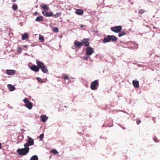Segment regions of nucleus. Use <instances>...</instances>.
<instances>
[{
	"label": "nucleus",
	"mask_w": 160,
	"mask_h": 160,
	"mask_svg": "<svg viewBox=\"0 0 160 160\" xmlns=\"http://www.w3.org/2000/svg\"><path fill=\"white\" fill-rule=\"evenodd\" d=\"M35 72H37V71H38V70H37V71H34Z\"/></svg>",
	"instance_id": "nucleus-44"
},
{
	"label": "nucleus",
	"mask_w": 160,
	"mask_h": 160,
	"mask_svg": "<svg viewBox=\"0 0 160 160\" xmlns=\"http://www.w3.org/2000/svg\"><path fill=\"white\" fill-rule=\"evenodd\" d=\"M30 68L32 70H39V68L38 66H36L35 65H33L30 67Z\"/></svg>",
	"instance_id": "nucleus-19"
},
{
	"label": "nucleus",
	"mask_w": 160,
	"mask_h": 160,
	"mask_svg": "<svg viewBox=\"0 0 160 160\" xmlns=\"http://www.w3.org/2000/svg\"><path fill=\"white\" fill-rule=\"evenodd\" d=\"M153 28H156V27H153Z\"/></svg>",
	"instance_id": "nucleus-43"
},
{
	"label": "nucleus",
	"mask_w": 160,
	"mask_h": 160,
	"mask_svg": "<svg viewBox=\"0 0 160 160\" xmlns=\"http://www.w3.org/2000/svg\"><path fill=\"white\" fill-rule=\"evenodd\" d=\"M74 44L76 47L78 48H80L82 46V42H79L77 40L74 41Z\"/></svg>",
	"instance_id": "nucleus-10"
},
{
	"label": "nucleus",
	"mask_w": 160,
	"mask_h": 160,
	"mask_svg": "<svg viewBox=\"0 0 160 160\" xmlns=\"http://www.w3.org/2000/svg\"><path fill=\"white\" fill-rule=\"evenodd\" d=\"M42 13L46 17H51L53 16V13L52 12H48L46 11H43L42 12Z\"/></svg>",
	"instance_id": "nucleus-9"
},
{
	"label": "nucleus",
	"mask_w": 160,
	"mask_h": 160,
	"mask_svg": "<svg viewBox=\"0 0 160 160\" xmlns=\"http://www.w3.org/2000/svg\"><path fill=\"white\" fill-rule=\"evenodd\" d=\"M118 34V36L119 37H120L122 36L125 35L126 34V32L125 31H121L120 32H119Z\"/></svg>",
	"instance_id": "nucleus-22"
},
{
	"label": "nucleus",
	"mask_w": 160,
	"mask_h": 160,
	"mask_svg": "<svg viewBox=\"0 0 160 160\" xmlns=\"http://www.w3.org/2000/svg\"><path fill=\"white\" fill-rule=\"evenodd\" d=\"M141 122V121L140 120H137L136 123L138 125Z\"/></svg>",
	"instance_id": "nucleus-36"
},
{
	"label": "nucleus",
	"mask_w": 160,
	"mask_h": 160,
	"mask_svg": "<svg viewBox=\"0 0 160 160\" xmlns=\"http://www.w3.org/2000/svg\"><path fill=\"white\" fill-rule=\"evenodd\" d=\"M43 20V17L42 16L38 17L35 19V21L37 22L42 21Z\"/></svg>",
	"instance_id": "nucleus-21"
},
{
	"label": "nucleus",
	"mask_w": 160,
	"mask_h": 160,
	"mask_svg": "<svg viewBox=\"0 0 160 160\" xmlns=\"http://www.w3.org/2000/svg\"><path fill=\"white\" fill-rule=\"evenodd\" d=\"M111 30L112 31L116 33H118L122 29V27L121 26H116L112 27L111 28Z\"/></svg>",
	"instance_id": "nucleus-7"
},
{
	"label": "nucleus",
	"mask_w": 160,
	"mask_h": 160,
	"mask_svg": "<svg viewBox=\"0 0 160 160\" xmlns=\"http://www.w3.org/2000/svg\"><path fill=\"white\" fill-rule=\"evenodd\" d=\"M17 0H12V1L13 2H15L17 1Z\"/></svg>",
	"instance_id": "nucleus-42"
},
{
	"label": "nucleus",
	"mask_w": 160,
	"mask_h": 160,
	"mask_svg": "<svg viewBox=\"0 0 160 160\" xmlns=\"http://www.w3.org/2000/svg\"><path fill=\"white\" fill-rule=\"evenodd\" d=\"M110 41L112 42H116L117 41L118 38L114 35H109Z\"/></svg>",
	"instance_id": "nucleus-11"
},
{
	"label": "nucleus",
	"mask_w": 160,
	"mask_h": 160,
	"mask_svg": "<svg viewBox=\"0 0 160 160\" xmlns=\"http://www.w3.org/2000/svg\"><path fill=\"white\" fill-rule=\"evenodd\" d=\"M99 84L98 80H96L92 82L90 86V88L92 90H94L97 89Z\"/></svg>",
	"instance_id": "nucleus-4"
},
{
	"label": "nucleus",
	"mask_w": 160,
	"mask_h": 160,
	"mask_svg": "<svg viewBox=\"0 0 160 160\" xmlns=\"http://www.w3.org/2000/svg\"><path fill=\"white\" fill-rule=\"evenodd\" d=\"M80 27L81 28H83V27H84V26H83V25L81 24V25H80Z\"/></svg>",
	"instance_id": "nucleus-41"
},
{
	"label": "nucleus",
	"mask_w": 160,
	"mask_h": 160,
	"mask_svg": "<svg viewBox=\"0 0 160 160\" xmlns=\"http://www.w3.org/2000/svg\"><path fill=\"white\" fill-rule=\"evenodd\" d=\"M28 37H29L28 33H25L22 35V40H25L26 39H28Z\"/></svg>",
	"instance_id": "nucleus-16"
},
{
	"label": "nucleus",
	"mask_w": 160,
	"mask_h": 160,
	"mask_svg": "<svg viewBox=\"0 0 160 160\" xmlns=\"http://www.w3.org/2000/svg\"><path fill=\"white\" fill-rule=\"evenodd\" d=\"M109 38V35H108L107 37H105L103 39V42L104 43L109 42L110 41Z\"/></svg>",
	"instance_id": "nucleus-17"
},
{
	"label": "nucleus",
	"mask_w": 160,
	"mask_h": 160,
	"mask_svg": "<svg viewBox=\"0 0 160 160\" xmlns=\"http://www.w3.org/2000/svg\"><path fill=\"white\" fill-rule=\"evenodd\" d=\"M53 31L54 32H58V28H54L53 29Z\"/></svg>",
	"instance_id": "nucleus-29"
},
{
	"label": "nucleus",
	"mask_w": 160,
	"mask_h": 160,
	"mask_svg": "<svg viewBox=\"0 0 160 160\" xmlns=\"http://www.w3.org/2000/svg\"><path fill=\"white\" fill-rule=\"evenodd\" d=\"M23 46L25 48H28V46L27 45H23Z\"/></svg>",
	"instance_id": "nucleus-39"
},
{
	"label": "nucleus",
	"mask_w": 160,
	"mask_h": 160,
	"mask_svg": "<svg viewBox=\"0 0 160 160\" xmlns=\"http://www.w3.org/2000/svg\"><path fill=\"white\" fill-rule=\"evenodd\" d=\"M27 138L28 140L27 141V143H25L24 144V147H29V146L33 145L34 143L33 139L29 136H28Z\"/></svg>",
	"instance_id": "nucleus-2"
},
{
	"label": "nucleus",
	"mask_w": 160,
	"mask_h": 160,
	"mask_svg": "<svg viewBox=\"0 0 160 160\" xmlns=\"http://www.w3.org/2000/svg\"><path fill=\"white\" fill-rule=\"evenodd\" d=\"M62 77L64 79H68V75L66 74H63Z\"/></svg>",
	"instance_id": "nucleus-28"
},
{
	"label": "nucleus",
	"mask_w": 160,
	"mask_h": 160,
	"mask_svg": "<svg viewBox=\"0 0 160 160\" xmlns=\"http://www.w3.org/2000/svg\"><path fill=\"white\" fill-rule=\"evenodd\" d=\"M51 152L53 154H58V152L57 150L55 149H52L51 150Z\"/></svg>",
	"instance_id": "nucleus-26"
},
{
	"label": "nucleus",
	"mask_w": 160,
	"mask_h": 160,
	"mask_svg": "<svg viewBox=\"0 0 160 160\" xmlns=\"http://www.w3.org/2000/svg\"><path fill=\"white\" fill-rule=\"evenodd\" d=\"M86 50V54L87 56H90L94 52V49L90 47H88Z\"/></svg>",
	"instance_id": "nucleus-5"
},
{
	"label": "nucleus",
	"mask_w": 160,
	"mask_h": 160,
	"mask_svg": "<svg viewBox=\"0 0 160 160\" xmlns=\"http://www.w3.org/2000/svg\"><path fill=\"white\" fill-rule=\"evenodd\" d=\"M38 13L37 12H36L34 13V15L35 16H36L37 15Z\"/></svg>",
	"instance_id": "nucleus-38"
},
{
	"label": "nucleus",
	"mask_w": 160,
	"mask_h": 160,
	"mask_svg": "<svg viewBox=\"0 0 160 160\" xmlns=\"http://www.w3.org/2000/svg\"><path fill=\"white\" fill-rule=\"evenodd\" d=\"M23 101L25 102L26 107L29 109H31L32 107V103L26 98H25Z\"/></svg>",
	"instance_id": "nucleus-6"
},
{
	"label": "nucleus",
	"mask_w": 160,
	"mask_h": 160,
	"mask_svg": "<svg viewBox=\"0 0 160 160\" xmlns=\"http://www.w3.org/2000/svg\"><path fill=\"white\" fill-rule=\"evenodd\" d=\"M29 147H25L24 148L18 149L17 150V152L20 155H25L29 152Z\"/></svg>",
	"instance_id": "nucleus-1"
},
{
	"label": "nucleus",
	"mask_w": 160,
	"mask_h": 160,
	"mask_svg": "<svg viewBox=\"0 0 160 160\" xmlns=\"http://www.w3.org/2000/svg\"><path fill=\"white\" fill-rule=\"evenodd\" d=\"M39 137L41 140H42L44 138V134H41L39 136Z\"/></svg>",
	"instance_id": "nucleus-31"
},
{
	"label": "nucleus",
	"mask_w": 160,
	"mask_h": 160,
	"mask_svg": "<svg viewBox=\"0 0 160 160\" xmlns=\"http://www.w3.org/2000/svg\"><path fill=\"white\" fill-rule=\"evenodd\" d=\"M12 8L14 10H16L18 8V6L17 4H14L12 6Z\"/></svg>",
	"instance_id": "nucleus-27"
},
{
	"label": "nucleus",
	"mask_w": 160,
	"mask_h": 160,
	"mask_svg": "<svg viewBox=\"0 0 160 160\" xmlns=\"http://www.w3.org/2000/svg\"><path fill=\"white\" fill-rule=\"evenodd\" d=\"M89 57H84L83 58V59L84 60H87L88 58H89Z\"/></svg>",
	"instance_id": "nucleus-35"
},
{
	"label": "nucleus",
	"mask_w": 160,
	"mask_h": 160,
	"mask_svg": "<svg viewBox=\"0 0 160 160\" xmlns=\"http://www.w3.org/2000/svg\"><path fill=\"white\" fill-rule=\"evenodd\" d=\"M36 63L39 69L40 68L41 70H47L46 66L42 62L38 60H37Z\"/></svg>",
	"instance_id": "nucleus-3"
},
{
	"label": "nucleus",
	"mask_w": 160,
	"mask_h": 160,
	"mask_svg": "<svg viewBox=\"0 0 160 160\" xmlns=\"http://www.w3.org/2000/svg\"><path fill=\"white\" fill-rule=\"evenodd\" d=\"M89 39L88 38L84 39L81 40L82 42V45L85 47H88L90 43L89 42Z\"/></svg>",
	"instance_id": "nucleus-8"
},
{
	"label": "nucleus",
	"mask_w": 160,
	"mask_h": 160,
	"mask_svg": "<svg viewBox=\"0 0 160 160\" xmlns=\"http://www.w3.org/2000/svg\"><path fill=\"white\" fill-rule=\"evenodd\" d=\"M18 52H21L22 51V48H21L19 47L18 50Z\"/></svg>",
	"instance_id": "nucleus-33"
},
{
	"label": "nucleus",
	"mask_w": 160,
	"mask_h": 160,
	"mask_svg": "<svg viewBox=\"0 0 160 160\" xmlns=\"http://www.w3.org/2000/svg\"><path fill=\"white\" fill-rule=\"evenodd\" d=\"M2 148V145L1 143H0V149Z\"/></svg>",
	"instance_id": "nucleus-40"
},
{
	"label": "nucleus",
	"mask_w": 160,
	"mask_h": 160,
	"mask_svg": "<svg viewBox=\"0 0 160 160\" xmlns=\"http://www.w3.org/2000/svg\"><path fill=\"white\" fill-rule=\"evenodd\" d=\"M39 40L40 42H43L44 41L43 36L40 35L39 36Z\"/></svg>",
	"instance_id": "nucleus-25"
},
{
	"label": "nucleus",
	"mask_w": 160,
	"mask_h": 160,
	"mask_svg": "<svg viewBox=\"0 0 160 160\" xmlns=\"http://www.w3.org/2000/svg\"><path fill=\"white\" fill-rule=\"evenodd\" d=\"M36 79L39 82H42V79L41 78L37 77L36 78Z\"/></svg>",
	"instance_id": "nucleus-32"
},
{
	"label": "nucleus",
	"mask_w": 160,
	"mask_h": 160,
	"mask_svg": "<svg viewBox=\"0 0 160 160\" xmlns=\"http://www.w3.org/2000/svg\"><path fill=\"white\" fill-rule=\"evenodd\" d=\"M145 12V10L143 9H140L139 10L138 12L140 14H142Z\"/></svg>",
	"instance_id": "nucleus-30"
},
{
	"label": "nucleus",
	"mask_w": 160,
	"mask_h": 160,
	"mask_svg": "<svg viewBox=\"0 0 160 160\" xmlns=\"http://www.w3.org/2000/svg\"><path fill=\"white\" fill-rule=\"evenodd\" d=\"M41 121L45 122L48 119V117L45 115H41L40 117Z\"/></svg>",
	"instance_id": "nucleus-13"
},
{
	"label": "nucleus",
	"mask_w": 160,
	"mask_h": 160,
	"mask_svg": "<svg viewBox=\"0 0 160 160\" xmlns=\"http://www.w3.org/2000/svg\"><path fill=\"white\" fill-rule=\"evenodd\" d=\"M42 71L44 73H48V71Z\"/></svg>",
	"instance_id": "nucleus-37"
},
{
	"label": "nucleus",
	"mask_w": 160,
	"mask_h": 160,
	"mask_svg": "<svg viewBox=\"0 0 160 160\" xmlns=\"http://www.w3.org/2000/svg\"><path fill=\"white\" fill-rule=\"evenodd\" d=\"M153 140L155 142H158V140L156 137L153 138Z\"/></svg>",
	"instance_id": "nucleus-34"
},
{
	"label": "nucleus",
	"mask_w": 160,
	"mask_h": 160,
	"mask_svg": "<svg viewBox=\"0 0 160 160\" xmlns=\"http://www.w3.org/2000/svg\"><path fill=\"white\" fill-rule=\"evenodd\" d=\"M40 6L42 7V8L45 11H47L48 10L49 8L48 6L46 5L42 4Z\"/></svg>",
	"instance_id": "nucleus-18"
},
{
	"label": "nucleus",
	"mask_w": 160,
	"mask_h": 160,
	"mask_svg": "<svg viewBox=\"0 0 160 160\" xmlns=\"http://www.w3.org/2000/svg\"><path fill=\"white\" fill-rule=\"evenodd\" d=\"M133 86L136 88L139 87V82L138 81L133 80L132 82Z\"/></svg>",
	"instance_id": "nucleus-12"
},
{
	"label": "nucleus",
	"mask_w": 160,
	"mask_h": 160,
	"mask_svg": "<svg viewBox=\"0 0 160 160\" xmlns=\"http://www.w3.org/2000/svg\"><path fill=\"white\" fill-rule=\"evenodd\" d=\"M8 87L9 90L10 91H12L15 90V88L13 85L11 84H8Z\"/></svg>",
	"instance_id": "nucleus-15"
},
{
	"label": "nucleus",
	"mask_w": 160,
	"mask_h": 160,
	"mask_svg": "<svg viewBox=\"0 0 160 160\" xmlns=\"http://www.w3.org/2000/svg\"><path fill=\"white\" fill-rule=\"evenodd\" d=\"M30 160H38V158L37 156L34 155L31 157Z\"/></svg>",
	"instance_id": "nucleus-24"
},
{
	"label": "nucleus",
	"mask_w": 160,
	"mask_h": 160,
	"mask_svg": "<svg viewBox=\"0 0 160 160\" xmlns=\"http://www.w3.org/2000/svg\"><path fill=\"white\" fill-rule=\"evenodd\" d=\"M6 73L7 74L11 75L15 74V71H6Z\"/></svg>",
	"instance_id": "nucleus-20"
},
{
	"label": "nucleus",
	"mask_w": 160,
	"mask_h": 160,
	"mask_svg": "<svg viewBox=\"0 0 160 160\" xmlns=\"http://www.w3.org/2000/svg\"><path fill=\"white\" fill-rule=\"evenodd\" d=\"M83 12V11L81 9H78L75 11V13L78 15H82Z\"/></svg>",
	"instance_id": "nucleus-14"
},
{
	"label": "nucleus",
	"mask_w": 160,
	"mask_h": 160,
	"mask_svg": "<svg viewBox=\"0 0 160 160\" xmlns=\"http://www.w3.org/2000/svg\"><path fill=\"white\" fill-rule=\"evenodd\" d=\"M61 15V12H57L56 14L54 15L53 14L52 16L54 18H58V17L60 16Z\"/></svg>",
	"instance_id": "nucleus-23"
}]
</instances>
